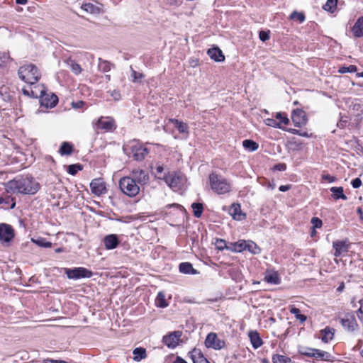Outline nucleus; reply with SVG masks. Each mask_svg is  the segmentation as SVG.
Returning <instances> with one entry per match:
<instances>
[{"mask_svg":"<svg viewBox=\"0 0 363 363\" xmlns=\"http://www.w3.org/2000/svg\"><path fill=\"white\" fill-rule=\"evenodd\" d=\"M228 250L236 252H241L246 250V241L240 240L235 242H230L228 247Z\"/></svg>","mask_w":363,"mask_h":363,"instance_id":"393cba45","label":"nucleus"},{"mask_svg":"<svg viewBox=\"0 0 363 363\" xmlns=\"http://www.w3.org/2000/svg\"><path fill=\"white\" fill-rule=\"evenodd\" d=\"M347 122H348V120H347V117H345V118L342 117L341 119L340 120V121L337 123V125L340 128H344L346 126V124L347 123Z\"/></svg>","mask_w":363,"mask_h":363,"instance_id":"052dcab7","label":"nucleus"},{"mask_svg":"<svg viewBox=\"0 0 363 363\" xmlns=\"http://www.w3.org/2000/svg\"><path fill=\"white\" fill-rule=\"evenodd\" d=\"M334 333L335 329L330 327H326L324 329L320 330L319 338H320L323 342L328 343L333 338Z\"/></svg>","mask_w":363,"mask_h":363,"instance_id":"412c9836","label":"nucleus"},{"mask_svg":"<svg viewBox=\"0 0 363 363\" xmlns=\"http://www.w3.org/2000/svg\"><path fill=\"white\" fill-rule=\"evenodd\" d=\"M109 92L111 96L114 99V100L118 101L121 99V94L119 91L114 89L113 91H110Z\"/></svg>","mask_w":363,"mask_h":363,"instance_id":"e2e57ef3","label":"nucleus"},{"mask_svg":"<svg viewBox=\"0 0 363 363\" xmlns=\"http://www.w3.org/2000/svg\"><path fill=\"white\" fill-rule=\"evenodd\" d=\"M31 240L40 247H50L52 246V243L50 242L47 241L43 238H38L37 239L32 238Z\"/></svg>","mask_w":363,"mask_h":363,"instance_id":"37998d69","label":"nucleus"},{"mask_svg":"<svg viewBox=\"0 0 363 363\" xmlns=\"http://www.w3.org/2000/svg\"><path fill=\"white\" fill-rule=\"evenodd\" d=\"M67 66L71 69L72 72L74 73L75 74L78 75L82 72V69L81 66L78 63H77L74 60L69 59L67 61Z\"/></svg>","mask_w":363,"mask_h":363,"instance_id":"473e14b6","label":"nucleus"},{"mask_svg":"<svg viewBox=\"0 0 363 363\" xmlns=\"http://www.w3.org/2000/svg\"><path fill=\"white\" fill-rule=\"evenodd\" d=\"M264 123L268 126L283 129V128L280 125V123H278L275 119L273 118L265 119Z\"/></svg>","mask_w":363,"mask_h":363,"instance_id":"603ef678","label":"nucleus"},{"mask_svg":"<svg viewBox=\"0 0 363 363\" xmlns=\"http://www.w3.org/2000/svg\"><path fill=\"white\" fill-rule=\"evenodd\" d=\"M322 178L323 179L328 181L330 183L334 182L336 180L335 177L330 176V174H323Z\"/></svg>","mask_w":363,"mask_h":363,"instance_id":"0e129e2a","label":"nucleus"},{"mask_svg":"<svg viewBox=\"0 0 363 363\" xmlns=\"http://www.w3.org/2000/svg\"><path fill=\"white\" fill-rule=\"evenodd\" d=\"M357 314L359 319L363 321V306H361L360 308L357 310Z\"/></svg>","mask_w":363,"mask_h":363,"instance_id":"774afa93","label":"nucleus"},{"mask_svg":"<svg viewBox=\"0 0 363 363\" xmlns=\"http://www.w3.org/2000/svg\"><path fill=\"white\" fill-rule=\"evenodd\" d=\"M189 354L194 363H209L201 351L199 349L194 348L193 350L189 352Z\"/></svg>","mask_w":363,"mask_h":363,"instance_id":"6ab92c4d","label":"nucleus"},{"mask_svg":"<svg viewBox=\"0 0 363 363\" xmlns=\"http://www.w3.org/2000/svg\"><path fill=\"white\" fill-rule=\"evenodd\" d=\"M333 247L335 249L334 255L335 257H340L342 253L347 252L349 250V245L347 244L346 241H335L333 243Z\"/></svg>","mask_w":363,"mask_h":363,"instance_id":"a211bd4d","label":"nucleus"},{"mask_svg":"<svg viewBox=\"0 0 363 363\" xmlns=\"http://www.w3.org/2000/svg\"><path fill=\"white\" fill-rule=\"evenodd\" d=\"M290 18L291 19H296L300 23H303L305 21V16L303 13H299L297 11H294L291 13Z\"/></svg>","mask_w":363,"mask_h":363,"instance_id":"864d4df0","label":"nucleus"},{"mask_svg":"<svg viewBox=\"0 0 363 363\" xmlns=\"http://www.w3.org/2000/svg\"><path fill=\"white\" fill-rule=\"evenodd\" d=\"M311 350H315V348H309V347L301 348V349H299L298 352L302 355L309 357H313L315 356V354H314V352H312Z\"/></svg>","mask_w":363,"mask_h":363,"instance_id":"09e8293b","label":"nucleus"},{"mask_svg":"<svg viewBox=\"0 0 363 363\" xmlns=\"http://www.w3.org/2000/svg\"><path fill=\"white\" fill-rule=\"evenodd\" d=\"M65 273L69 279L90 278L93 275L91 270L84 267L65 268Z\"/></svg>","mask_w":363,"mask_h":363,"instance_id":"423d86ee","label":"nucleus"},{"mask_svg":"<svg viewBox=\"0 0 363 363\" xmlns=\"http://www.w3.org/2000/svg\"><path fill=\"white\" fill-rule=\"evenodd\" d=\"M352 31L357 38L363 36V16L357 19L352 28Z\"/></svg>","mask_w":363,"mask_h":363,"instance_id":"bb28decb","label":"nucleus"},{"mask_svg":"<svg viewBox=\"0 0 363 363\" xmlns=\"http://www.w3.org/2000/svg\"><path fill=\"white\" fill-rule=\"evenodd\" d=\"M164 167L162 165H157L156 167V172L158 176V178L163 179V177L161 176V174L163 173Z\"/></svg>","mask_w":363,"mask_h":363,"instance_id":"338daca9","label":"nucleus"},{"mask_svg":"<svg viewBox=\"0 0 363 363\" xmlns=\"http://www.w3.org/2000/svg\"><path fill=\"white\" fill-rule=\"evenodd\" d=\"M99 69L103 72H108L111 69V64L106 60H100L99 63Z\"/></svg>","mask_w":363,"mask_h":363,"instance_id":"49530a36","label":"nucleus"},{"mask_svg":"<svg viewBox=\"0 0 363 363\" xmlns=\"http://www.w3.org/2000/svg\"><path fill=\"white\" fill-rule=\"evenodd\" d=\"M275 118L279 121V123H280V125L281 123L284 125H288L289 123V119L285 113L281 112L277 113Z\"/></svg>","mask_w":363,"mask_h":363,"instance_id":"de8ad7c7","label":"nucleus"},{"mask_svg":"<svg viewBox=\"0 0 363 363\" xmlns=\"http://www.w3.org/2000/svg\"><path fill=\"white\" fill-rule=\"evenodd\" d=\"M273 363H292L291 359L287 356L274 354L272 356Z\"/></svg>","mask_w":363,"mask_h":363,"instance_id":"ea45409f","label":"nucleus"},{"mask_svg":"<svg viewBox=\"0 0 363 363\" xmlns=\"http://www.w3.org/2000/svg\"><path fill=\"white\" fill-rule=\"evenodd\" d=\"M351 184L353 188L357 189L361 186L362 181L359 178H355L352 181Z\"/></svg>","mask_w":363,"mask_h":363,"instance_id":"680f3d73","label":"nucleus"},{"mask_svg":"<svg viewBox=\"0 0 363 363\" xmlns=\"http://www.w3.org/2000/svg\"><path fill=\"white\" fill-rule=\"evenodd\" d=\"M264 281L271 284H279L280 283V278L277 272H273L265 275Z\"/></svg>","mask_w":363,"mask_h":363,"instance_id":"c756f323","label":"nucleus"},{"mask_svg":"<svg viewBox=\"0 0 363 363\" xmlns=\"http://www.w3.org/2000/svg\"><path fill=\"white\" fill-rule=\"evenodd\" d=\"M215 245L218 250H223L224 249L228 250V247L229 246L227 245L225 240L223 239H217Z\"/></svg>","mask_w":363,"mask_h":363,"instance_id":"5fc2aeb1","label":"nucleus"},{"mask_svg":"<svg viewBox=\"0 0 363 363\" xmlns=\"http://www.w3.org/2000/svg\"><path fill=\"white\" fill-rule=\"evenodd\" d=\"M342 327L349 332L354 331L358 325L355 318L352 315L347 314L340 319Z\"/></svg>","mask_w":363,"mask_h":363,"instance_id":"4468645a","label":"nucleus"},{"mask_svg":"<svg viewBox=\"0 0 363 363\" xmlns=\"http://www.w3.org/2000/svg\"><path fill=\"white\" fill-rule=\"evenodd\" d=\"M42 363H67V362L65 361H63V360L46 359H44Z\"/></svg>","mask_w":363,"mask_h":363,"instance_id":"69168bd1","label":"nucleus"},{"mask_svg":"<svg viewBox=\"0 0 363 363\" xmlns=\"http://www.w3.org/2000/svg\"><path fill=\"white\" fill-rule=\"evenodd\" d=\"M133 354H134V359L138 362L145 359L147 356L146 350L143 347H137L134 349Z\"/></svg>","mask_w":363,"mask_h":363,"instance_id":"72a5a7b5","label":"nucleus"},{"mask_svg":"<svg viewBox=\"0 0 363 363\" xmlns=\"http://www.w3.org/2000/svg\"><path fill=\"white\" fill-rule=\"evenodd\" d=\"M290 312L291 314L294 315L296 318L299 320L301 323H303L306 320V316L303 314L301 313V311L299 308L296 307H292L290 309Z\"/></svg>","mask_w":363,"mask_h":363,"instance_id":"79ce46f5","label":"nucleus"},{"mask_svg":"<svg viewBox=\"0 0 363 363\" xmlns=\"http://www.w3.org/2000/svg\"><path fill=\"white\" fill-rule=\"evenodd\" d=\"M292 121L295 126L301 127L307 123L306 113L301 109L294 110L291 116Z\"/></svg>","mask_w":363,"mask_h":363,"instance_id":"2eb2a0df","label":"nucleus"},{"mask_svg":"<svg viewBox=\"0 0 363 363\" xmlns=\"http://www.w3.org/2000/svg\"><path fill=\"white\" fill-rule=\"evenodd\" d=\"M133 157L137 161H142L149 153V150L142 144L136 143L131 145Z\"/></svg>","mask_w":363,"mask_h":363,"instance_id":"9b49d317","label":"nucleus"},{"mask_svg":"<svg viewBox=\"0 0 363 363\" xmlns=\"http://www.w3.org/2000/svg\"><path fill=\"white\" fill-rule=\"evenodd\" d=\"M209 182L212 190L218 194L228 193L231 188L230 184L226 179L215 173L209 175Z\"/></svg>","mask_w":363,"mask_h":363,"instance_id":"7ed1b4c3","label":"nucleus"},{"mask_svg":"<svg viewBox=\"0 0 363 363\" xmlns=\"http://www.w3.org/2000/svg\"><path fill=\"white\" fill-rule=\"evenodd\" d=\"M330 190L333 193V197L335 199H342L343 200L347 199V197L343 193L342 187L333 186V187H331Z\"/></svg>","mask_w":363,"mask_h":363,"instance_id":"c85d7f7f","label":"nucleus"},{"mask_svg":"<svg viewBox=\"0 0 363 363\" xmlns=\"http://www.w3.org/2000/svg\"><path fill=\"white\" fill-rule=\"evenodd\" d=\"M229 213L234 219L238 220H242L245 218V214L242 213L241 206L239 203H233L229 209Z\"/></svg>","mask_w":363,"mask_h":363,"instance_id":"aec40b11","label":"nucleus"},{"mask_svg":"<svg viewBox=\"0 0 363 363\" xmlns=\"http://www.w3.org/2000/svg\"><path fill=\"white\" fill-rule=\"evenodd\" d=\"M314 352L315 356L313 357L316 359H320L324 361H331V354L325 351H322L318 349H315V350H311Z\"/></svg>","mask_w":363,"mask_h":363,"instance_id":"cd10ccee","label":"nucleus"},{"mask_svg":"<svg viewBox=\"0 0 363 363\" xmlns=\"http://www.w3.org/2000/svg\"><path fill=\"white\" fill-rule=\"evenodd\" d=\"M311 223L313 224V228H320L323 225L322 220L318 217H313Z\"/></svg>","mask_w":363,"mask_h":363,"instance_id":"13d9d810","label":"nucleus"},{"mask_svg":"<svg viewBox=\"0 0 363 363\" xmlns=\"http://www.w3.org/2000/svg\"><path fill=\"white\" fill-rule=\"evenodd\" d=\"M82 9H83L86 12L92 13V14H97L100 11L99 7H98L91 3H87V4H83L82 6Z\"/></svg>","mask_w":363,"mask_h":363,"instance_id":"4c0bfd02","label":"nucleus"},{"mask_svg":"<svg viewBox=\"0 0 363 363\" xmlns=\"http://www.w3.org/2000/svg\"><path fill=\"white\" fill-rule=\"evenodd\" d=\"M121 191L128 197H135L140 192V186L130 177H123L119 180Z\"/></svg>","mask_w":363,"mask_h":363,"instance_id":"20e7f679","label":"nucleus"},{"mask_svg":"<svg viewBox=\"0 0 363 363\" xmlns=\"http://www.w3.org/2000/svg\"><path fill=\"white\" fill-rule=\"evenodd\" d=\"M163 179L170 187H177L181 183L182 178L176 173H169L163 175Z\"/></svg>","mask_w":363,"mask_h":363,"instance_id":"f3484780","label":"nucleus"},{"mask_svg":"<svg viewBox=\"0 0 363 363\" xmlns=\"http://www.w3.org/2000/svg\"><path fill=\"white\" fill-rule=\"evenodd\" d=\"M289 133L294 134V135H298L302 137L309 138L310 135L306 131H303L301 130L294 129V128H289L286 130Z\"/></svg>","mask_w":363,"mask_h":363,"instance_id":"8fccbe9b","label":"nucleus"},{"mask_svg":"<svg viewBox=\"0 0 363 363\" xmlns=\"http://www.w3.org/2000/svg\"><path fill=\"white\" fill-rule=\"evenodd\" d=\"M179 270L181 273L185 274H197L199 272L193 267L190 262H182L179 265Z\"/></svg>","mask_w":363,"mask_h":363,"instance_id":"b1692460","label":"nucleus"},{"mask_svg":"<svg viewBox=\"0 0 363 363\" xmlns=\"http://www.w3.org/2000/svg\"><path fill=\"white\" fill-rule=\"evenodd\" d=\"M156 305L160 308H165L168 303L165 299V296L162 292H159L156 298Z\"/></svg>","mask_w":363,"mask_h":363,"instance_id":"a19ab883","label":"nucleus"},{"mask_svg":"<svg viewBox=\"0 0 363 363\" xmlns=\"http://www.w3.org/2000/svg\"><path fill=\"white\" fill-rule=\"evenodd\" d=\"M248 335L252 345L255 349H257L262 346L263 342L257 331H250Z\"/></svg>","mask_w":363,"mask_h":363,"instance_id":"a878e982","label":"nucleus"},{"mask_svg":"<svg viewBox=\"0 0 363 363\" xmlns=\"http://www.w3.org/2000/svg\"><path fill=\"white\" fill-rule=\"evenodd\" d=\"M138 185H145L147 184L150 179L149 174L147 171L140 169H134L131 171L130 176Z\"/></svg>","mask_w":363,"mask_h":363,"instance_id":"1a4fd4ad","label":"nucleus"},{"mask_svg":"<svg viewBox=\"0 0 363 363\" xmlns=\"http://www.w3.org/2000/svg\"><path fill=\"white\" fill-rule=\"evenodd\" d=\"M83 167L80 164H70L68 166L67 172L71 175H75Z\"/></svg>","mask_w":363,"mask_h":363,"instance_id":"a18cd8bd","label":"nucleus"},{"mask_svg":"<svg viewBox=\"0 0 363 363\" xmlns=\"http://www.w3.org/2000/svg\"><path fill=\"white\" fill-rule=\"evenodd\" d=\"M182 336L181 331H174L163 337L162 341L169 348H175Z\"/></svg>","mask_w":363,"mask_h":363,"instance_id":"ddd939ff","label":"nucleus"},{"mask_svg":"<svg viewBox=\"0 0 363 363\" xmlns=\"http://www.w3.org/2000/svg\"><path fill=\"white\" fill-rule=\"evenodd\" d=\"M59 152L62 155H69L73 152V147L69 143L63 142Z\"/></svg>","mask_w":363,"mask_h":363,"instance_id":"7c9ffc66","label":"nucleus"},{"mask_svg":"<svg viewBox=\"0 0 363 363\" xmlns=\"http://www.w3.org/2000/svg\"><path fill=\"white\" fill-rule=\"evenodd\" d=\"M131 77L133 82H138L144 77L142 73L138 72L131 68Z\"/></svg>","mask_w":363,"mask_h":363,"instance_id":"4d7b16f0","label":"nucleus"},{"mask_svg":"<svg viewBox=\"0 0 363 363\" xmlns=\"http://www.w3.org/2000/svg\"><path fill=\"white\" fill-rule=\"evenodd\" d=\"M194 216L196 218H200L203 213V206L201 203H193L191 204Z\"/></svg>","mask_w":363,"mask_h":363,"instance_id":"c9c22d12","label":"nucleus"},{"mask_svg":"<svg viewBox=\"0 0 363 363\" xmlns=\"http://www.w3.org/2000/svg\"><path fill=\"white\" fill-rule=\"evenodd\" d=\"M246 250L253 254H257L260 251V249L257 247L256 243L249 240L247 242L246 241Z\"/></svg>","mask_w":363,"mask_h":363,"instance_id":"c03bdc74","label":"nucleus"},{"mask_svg":"<svg viewBox=\"0 0 363 363\" xmlns=\"http://www.w3.org/2000/svg\"><path fill=\"white\" fill-rule=\"evenodd\" d=\"M205 345L207 348H212L216 350L223 349L225 342L224 340L218 338L217 334L215 333H210L206 336L205 340Z\"/></svg>","mask_w":363,"mask_h":363,"instance_id":"6e6552de","label":"nucleus"},{"mask_svg":"<svg viewBox=\"0 0 363 363\" xmlns=\"http://www.w3.org/2000/svg\"><path fill=\"white\" fill-rule=\"evenodd\" d=\"M39 90V98L40 106H44L47 108H52L55 107L58 102V97L55 94H48L45 86H40Z\"/></svg>","mask_w":363,"mask_h":363,"instance_id":"39448f33","label":"nucleus"},{"mask_svg":"<svg viewBox=\"0 0 363 363\" xmlns=\"http://www.w3.org/2000/svg\"><path fill=\"white\" fill-rule=\"evenodd\" d=\"M242 145L246 150H248L251 152L257 150L259 147L258 144L252 140H243Z\"/></svg>","mask_w":363,"mask_h":363,"instance_id":"e433bc0d","label":"nucleus"},{"mask_svg":"<svg viewBox=\"0 0 363 363\" xmlns=\"http://www.w3.org/2000/svg\"><path fill=\"white\" fill-rule=\"evenodd\" d=\"M11 60L9 52H0V67H6Z\"/></svg>","mask_w":363,"mask_h":363,"instance_id":"f704fd0d","label":"nucleus"},{"mask_svg":"<svg viewBox=\"0 0 363 363\" xmlns=\"http://www.w3.org/2000/svg\"><path fill=\"white\" fill-rule=\"evenodd\" d=\"M259 38L262 42H264L269 39V33L264 30H261L259 33Z\"/></svg>","mask_w":363,"mask_h":363,"instance_id":"bf43d9fd","label":"nucleus"},{"mask_svg":"<svg viewBox=\"0 0 363 363\" xmlns=\"http://www.w3.org/2000/svg\"><path fill=\"white\" fill-rule=\"evenodd\" d=\"M103 243L106 250L116 249L120 244L118 235L116 234H109L103 239Z\"/></svg>","mask_w":363,"mask_h":363,"instance_id":"dca6fc26","label":"nucleus"},{"mask_svg":"<svg viewBox=\"0 0 363 363\" xmlns=\"http://www.w3.org/2000/svg\"><path fill=\"white\" fill-rule=\"evenodd\" d=\"M338 0H328L323 5V9L330 13H334L336 11Z\"/></svg>","mask_w":363,"mask_h":363,"instance_id":"2f4dec72","label":"nucleus"},{"mask_svg":"<svg viewBox=\"0 0 363 363\" xmlns=\"http://www.w3.org/2000/svg\"><path fill=\"white\" fill-rule=\"evenodd\" d=\"M6 194H35L40 189V184L31 176H18L4 184Z\"/></svg>","mask_w":363,"mask_h":363,"instance_id":"f257e3e1","label":"nucleus"},{"mask_svg":"<svg viewBox=\"0 0 363 363\" xmlns=\"http://www.w3.org/2000/svg\"><path fill=\"white\" fill-rule=\"evenodd\" d=\"M40 86H44L43 84H41V85H35L33 87H30L29 96H31L33 98H39L40 93H39L38 88Z\"/></svg>","mask_w":363,"mask_h":363,"instance_id":"6e6d98bb","label":"nucleus"},{"mask_svg":"<svg viewBox=\"0 0 363 363\" xmlns=\"http://www.w3.org/2000/svg\"><path fill=\"white\" fill-rule=\"evenodd\" d=\"M357 70V68L355 65H350L348 67H342L339 69V72L341 74L345 73H353L355 72Z\"/></svg>","mask_w":363,"mask_h":363,"instance_id":"3c124183","label":"nucleus"},{"mask_svg":"<svg viewBox=\"0 0 363 363\" xmlns=\"http://www.w3.org/2000/svg\"><path fill=\"white\" fill-rule=\"evenodd\" d=\"M90 188L91 190V192L96 195V196H101L103 194H106L107 192V188L106 184L103 179L101 178H97L93 179L90 182Z\"/></svg>","mask_w":363,"mask_h":363,"instance_id":"9d476101","label":"nucleus"},{"mask_svg":"<svg viewBox=\"0 0 363 363\" xmlns=\"http://www.w3.org/2000/svg\"><path fill=\"white\" fill-rule=\"evenodd\" d=\"M169 123L174 125L175 128L178 130L180 133H185L186 135H189V127L187 123H184L181 121H179L175 118H170Z\"/></svg>","mask_w":363,"mask_h":363,"instance_id":"5701e85b","label":"nucleus"},{"mask_svg":"<svg viewBox=\"0 0 363 363\" xmlns=\"http://www.w3.org/2000/svg\"><path fill=\"white\" fill-rule=\"evenodd\" d=\"M18 74L19 78L30 85H34L40 77L38 68L32 64L20 67Z\"/></svg>","mask_w":363,"mask_h":363,"instance_id":"f03ea898","label":"nucleus"},{"mask_svg":"<svg viewBox=\"0 0 363 363\" xmlns=\"http://www.w3.org/2000/svg\"><path fill=\"white\" fill-rule=\"evenodd\" d=\"M208 56L216 62H223L225 60V57L220 49L218 48H212L208 49L207 52Z\"/></svg>","mask_w":363,"mask_h":363,"instance_id":"4be33fe9","label":"nucleus"},{"mask_svg":"<svg viewBox=\"0 0 363 363\" xmlns=\"http://www.w3.org/2000/svg\"><path fill=\"white\" fill-rule=\"evenodd\" d=\"M0 204H5L12 209L16 206V201L13 198H11L9 196H6L5 198L1 196L0 197Z\"/></svg>","mask_w":363,"mask_h":363,"instance_id":"58836bf2","label":"nucleus"},{"mask_svg":"<svg viewBox=\"0 0 363 363\" xmlns=\"http://www.w3.org/2000/svg\"><path fill=\"white\" fill-rule=\"evenodd\" d=\"M14 230L11 225L0 224V240L2 242H9L14 238Z\"/></svg>","mask_w":363,"mask_h":363,"instance_id":"f8f14e48","label":"nucleus"},{"mask_svg":"<svg viewBox=\"0 0 363 363\" xmlns=\"http://www.w3.org/2000/svg\"><path fill=\"white\" fill-rule=\"evenodd\" d=\"M115 121L111 117H100L95 123L94 128L96 130H102L106 132L111 131L116 128Z\"/></svg>","mask_w":363,"mask_h":363,"instance_id":"0eeeda50","label":"nucleus"}]
</instances>
